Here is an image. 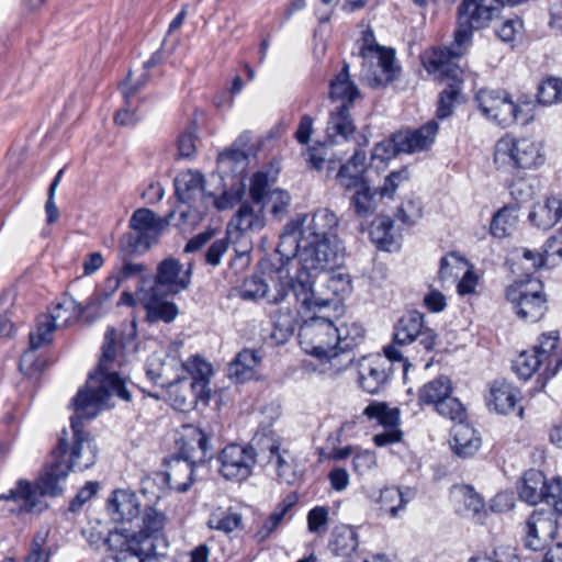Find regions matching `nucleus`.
<instances>
[{"instance_id":"nucleus-1","label":"nucleus","mask_w":562,"mask_h":562,"mask_svg":"<svg viewBox=\"0 0 562 562\" xmlns=\"http://www.w3.org/2000/svg\"><path fill=\"white\" fill-rule=\"evenodd\" d=\"M116 358L115 330L109 328L104 335L102 356L94 373L89 375L87 385L72 398L75 415L70 417V435L64 429L56 447L52 450L50 463L35 484L20 479L14 488L0 495V501L21 503L9 510L14 514L42 512L44 496H58L63 493L59 481L67 477L71 470L85 471L92 467L98 457V447L83 420L93 419L110 396L116 395L130 402L131 394L120 375L111 371Z\"/></svg>"},{"instance_id":"nucleus-2","label":"nucleus","mask_w":562,"mask_h":562,"mask_svg":"<svg viewBox=\"0 0 562 562\" xmlns=\"http://www.w3.org/2000/svg\"><path fill=\"white\" fill-rule=\"evenodd\" d=\"M322 311H312L300 325L299 339L302 349L318 359L333 360L350 350L349 329L335 325Z\"/></svg>"},{"instance_id":"nucleus-3","label":"nucleus","mask_w":562,"mask_h":562,"mask_svg":"<svg viewBox=\"0 0 562 562\" xmlns=\"http://www.w3.org/2000/svg\"><path fill=\"white\" fill-rule=\"evenodd\" d=\"M361 67L359 80L361 83L380 89L395 81L401 75V66L395 57V49L380 45L371 29H363L358 40Z\"/></svg>"},{"instance_id":"nucleus-4","label":"nucleus","mask_w":562,"mask_h":562,"mask_svg":"<svg viewBox=\"0 0 562 562\" xmlns=\"http://www.w3.org/2000/svg\"><path fill=\"white\" fill-rule=\"evenodd\" d=\"M504 8V0H463L459 5L458 27L451 55L460 57L472 42L473 31L481 30L498 16Z\"/></svg>"},{"instance_id":"nucleus-5","label":"nucleus","mask_w":562,"mask_h":562,"mask_svg":"<svg viewBox=\"0 0 562 562\" xmlns=\"http://www.w3.org/2000/svg\"><path fill=\"white\" fill-rule=\"evenodd\" d=\"M311 268L305 263L297 269L293 277L279 276L274 280L276 294L269 296L270 304H280L292 294L295 302L301 305L304 314L312 311H323L331 304V300L318 295L314 289V277Z\"/></svg>"},{"instance_id":"nucleus-6","label":"nucleus","mask_w":562,"mask_h":562,"mask_svg":"<svg viewBox=\"0 0 562 562\" xmlns=\"http://www.w3.org/2000/svg\"><path fill=\"white\" fill-rule=\"evenodd\" d=\"M453 58L458 57L451 55L447 47L434 49L423 56V64L429 74H438L453 80V83L448 85L440 93L437 108L439 119L451 115L453 102L461 91L462 70L452 61Z\"/></svg>"},{"instance_id":"nucleus-7","label":"nucleus","mask_w":562,"mask_h":562,"mask_svg":"<svg viewBox=\"0 0 562 562\" xmlns=\"http://www.w3.org/2000/svg\"><path fill=\"white\" fill-rule=\"evenodd\" d=\"M506 299L513 305L517 317L536 323L548 311V297L544 285L539 279L516 281L506 289Z\"/></svg>"},{"instance_id":"nucleus-8","label":"nucleus","mask_w":562,"mask_h":562,"mask_svg":"<svg viewBox=\"0 0 562 562\" xmlns=\"http://www.w3.org/2000/svg\"><path fill=\"white\" fill-rule=\"evenodd\" d=\"M494 161L499 167L533 168L544 162V156L532 138H516L507 134L496 143Z\"/></svg>"},{"instance_id":"nucleus-9","label":"nucleus","mask_w":562,"mask_h":562,"mask_svg":"<svg viewBox=\"0 0 562 562\" xmlns=\"http://www.w3.org/2000/svg\"><path fill=\"white\" fill-rule=\"evenodd\" d=\"M475 101L483 115L502 127L518 122L526 124L529 121L528 115L524 114L522 106L515 103L505 90L481 89L475 94Z\"/></svg>"},{"instance_id":"nucleus-10","label":"nucleus","mask_w":562,"mask_h":562,"mask_svg":"<svg viewBox=\"0 0 562 562\" xmlns=\"http://www.w3.org/2000/svg\"><path fill=\"white\" fill-rule=\"evenodd\" d=\"M111 551L105 562H156V544L137 540L128 528H117L104 541Z\"/></svg>"},{"instance_id":"nucleus-11","label":"nucleus","mask_w":562,"mask_h":562,"mask_svg":"<svg viewBox=\"0 0 562 562\" xmlns=\"http://www.w3.org/2000/svg\"><path fill=\"white\" fill-rule=\"evenodd\" d=\"M220 473L228 481L243 482L251 474L257 462V452L250 445L231 443L218 454Z\"/></svg>"},{"instance_id":"nucleus-12","label":"nucleus","mask_w":562,"mask_h":562,"mask_svg":"<svg viewBox=\"0 0 562 562\" xmlns=\"http://www.w3.org/2000/svg\"><path fill=\"white\" fill-rule=\"evenodd\" d=\"M394 341L400 345L418 342L420 350L428 353L434 350L437 341L436 333L424 325V316L412 312L400 318L394 327Z\"/></svg>"},{"instance_id":"nucleus-13","label":"nucleus","mask_w":562,"mask_h":562,"mask_svg":"<svg viewBox=\"0 0 562 562\" xmlns=\"http://www.w3.org/2000/svg\"><path fill=\"white\" fill-rule=\"evenodd\" d=\"M362 414L370 420H376V423L383 427V430L375 434L372 438L376 447H386L402 441L403 431L398 427V408H390L383 402H371L363 409Z\"/></svg>"},{"instance_id":"nucleus-14","label":"nucleus","mask_w":562,"mask_h":562,"mask_svg":"<svg viewBox=\"0 0 562 562\" xmlns=\"http://www.w3.org/2000/svg\"><path fill=\"white\" fill-rule=\"evenodd\" d=\"M342 248L333 236L306 241L301 259L313 270H333L342 263Z\"/></svg>"},{"instance_id":"nucleus-15","label":"nucleus","mask_w":562,"mask_h":562,"mask_svg":"<svg viewBox=\"0 0 562 562\" xmlns=\"http://www.w3.org/2000/svg\"><path fill=\"white\" fill-rule=\"evenodd\" d=\"M557 531L558 522L551 513L535 510L524 527L525 546L533 551L543 550Z\"/></svg>"},{"instance_id":"nucleus-16","label":"nucleus","mask_w":562,"mask_h":562,"mask_svg":"<svg viewBox=\"0 0 562 562\" xmlns=\"http://www.w3.org/2000/svg\"><path fill=\"white\" fill-rule=\"evenodd\" d=\"M392 364L383 358L366 357L358 364L359 386L369 394H379L389 384Z\"/></svg>"},{"instance_id":"nucleus-17","label":"nucleus","mask_w":562,"mask_h":562,"mask_svg":"<svg viewBox=\"0 0 562 562\" xmlns=\"http://www.w3.org/2000/svg\"><path fill=\"white\" fill-rule=\"evenodd\" d=\"M438 128V123L430 120L418 128L398 131L393 134L395 147L403 154L428 150L435 143Z\"/></svg>"},{"instance_id":"nucleus-18","label":"nucleus","mask_w":562,"mask_h":562,"mask_svg":"<svg viewBox=\"0 0 562 562\" xmlns=\"http://www.w3.org/2000/svg\"><path fill=\"white\" fill-rule=\"evenodd\" d=\"M108 514L112 521L122 525H133L140 516V502L138 496L130 490H115L108 499Z\"/></svg>"},{"instance_id":"nucleus-19","label":"nucleus","mask_w":562,"mask_h":562,"mask_svg":"<svg viewBox=\"0 0 562 562\" xmlns=\"http://www.w3.org/2000/svg\"><path fill=\"white\" fill-rule=\"evenodd\" d=\"M190 277V269L181 274V265L178 259L166 258L157 267L155 284L151 289H157V292L164 290L165 294H177L189 286Z\"/></svg>"},{"instance_id":"nucleus-20","label":"nucleus","mask_w":562,"mask_h":562,"mask_svg":"<svg viewBox=\"0 0 562 562\" xmlns=\"http://www.w3.org/2000/svg\"><path fill=\"white\" fill-rule=\"evenodd\" d=\"M55 329L56 324L47 315L37 319L35 331L30 333V349L24 351L20 360V370L25 374L41 370L42 364L35 360V350L52 341Z\"/></svg>"},{"instance_id":"nucleus-21","label":"nucleus","mask_w":562,"mask_h":562,"mask_svg":"<svg viewBox=\"0 0 562 562\" xmlns=\"http://www.w3.org/2000/svg\"><path fill=\"white\" fill-rule=\"evenodd\" d=\"M560 336L559 331L551 330L543 333L537 344L532 348V352L543 362L544 370L542 372L543 383L557 375L560 368L562 367V356L557 353L559 346Z\"/></svg>"},{"instance_id":"nucleus-22","label":"nucleus","mask_w":562,"mask_h":562,"mask_svg":"<svg viewBox=\"0 0 562 562\" xmlns=\"http://www.w3.org/2000/svg\"><path fill=\"white\" fill-rule=\"evenodd\" d=\"M382 196L370 186L367 177L353 175V209L361 217L372 216Z\"/></svg>"},{"instance_id":"nucleus-23","label":"nucleus","mask_w":562,"mask_h":562,"mask_svg":"<svg viewBox=\"0 0 562 562\" xmlns=\"http://www.w3.org/2000/svg\"><path fill=\"white\" fill-rule=\"evenodd\" d=\"M140 513V518L138 517V520H136L138 530L128 528L130 533L134 535L137 540L148 539L150 543L156 544V541L164 531L166 516L162 512L151 506H146Z\"/></svg>"},{"instance_id":"nucleus-24","label":"nucleus","mask_w":562,"mask_h":562,"mask_svg":"<svg viewBox=\"0 0 562 562\" xmlns=\"http://www.w3.org/2000/svg\"><path fill=\"white\" fill-rule=\"evenodd\" d=\"M350 135V108H348L347 104H338L330 111L329 114V120L326 126L327 139L334 145H339L347 143Z\"/></svg>"},{"instance_id":"nucleus-25","label":"nucleus","mask_w":562,"mask_h":562,"mask_svg":"<svg viewBox=\"0 0 562 562\" xmlns=\"http://www.w3.org/2000/svg\"><path fill=\"white\" fill-rule=\"evenodd\" d=\"M337 225L338 218L335 213L328 209H319L314 212L308 225L301 234L305 243L329 236L336 238L334 229Z\"/></svg>"},{"instance_id":"nucleus-26","label":"nucleus","mask_w":562,"mask_h":562,"mask_svg":"<svg viewBox=\"0 0 562 562\" xmlns=\"http://www.w3.org/2000/svg\"><path fill=\"white\" fill-rule=\"evenodd\" d=\"M175 216V211H170L165 217H158L149 209L136 210L128 222V227L159 237V234L166 228Z\"/></svg>"},{"instance_id":"nucleus-27","label":"nucleus","mask_w":562,"mask_h":562,"mask_svg":"<svg viewBox=\"0 0 562 562\" xmlns=\"http://www.w3.org/2000/svg\"><path fill=\"white\" fill-rule=\"evenodd\" d=\"M451 434V447L459 457L468 458L479 450L481 438L469 424L463 423V420L457 423L452 427Z\"/></svg>"},{"instance_id":"nucleus-28","label":"nucleus","mask_w":562,"mask_h":562,"mask_svg":"<svg viewBox=\"0 0 562 562\" xmlns=\"http://www.w3.org/2000/svg\"><path fill=\"white\" fill-rule=\"evenodd\" d=\"M518 391L508 382L496 380L491 386L487 404L499 414H509L515 411Z\"/></svg>"},{"instance_id":"nucleus-29","label":"nucleus","mask_w":562,"mask_h":562,"mask_svg":"<svg viewBox=\"0 0 562 562\" xmlns=\"http://www.w3.org/2000/svg\"><path fill=\"white\" fill-rule=\"evenodd\" d=\"M203 183L204 178L200 172L191 170L182 172L175 179V193L183 203H190L198 196L205 200L206 193Z\"/></svg>"},{"instance_id":"nucleus-30","label":"nucleus","mask_w":562,"mask_h":562,"mask_svg":"<svg viewBox=\"0 0 562 562\" xmlns=\"http://www.w3.org/2000/svg\"><path fill=\"white\" fill-rule=\"evenodd\" d=\"M371 241L380 249L392 251L398 248L397 236L393 229V221L387 216H376L368 229Z\"/></svg>"},{"instance_id":"nucleus-31","label":"nucleus","mask_w":562,"mask_h":562,"mask_svg":"<svg viewBox=\"0 0 562 562\" xmlns=\"http://www.w3.org/2000/svg\"><path fill=\"white\" fill-rule=\"evenodd\" d=\"M265 206L244 202L231 221V225L241 233L257 232L265 226Z\"/></svg>"},{"instance_id":"nucleus-32","label":"nucleus","mask_w":562,"mask_h":562,"mask_svg":"<svg viewBox=\"0 0 562 562\" xmlns=\"http://www.w3.org/2000/svg\"><path fill=\"white\" fill-rule=\"evenodd\" d=\"M161 292H157V289H150L149 296L144 303L146 311V319L149 323H171L177 317L179 311L175 303L164 301L159 296Z\"/></svg>"},{"instance_id":"nucleus-33","label":"nucleus","mask_w":562,"mask_h":562,"mask_svg":"<svg viewBox=\"0 0 562 562\" xmlns=\"http://www.w3.org/2000/svg\"><path fill=\"white\" fill-rule=\"evenodd\" d=\"M544 474L536 469H530L525 472L521 484L518 487L519 497L530 504L537 505L543 501V495L547 485Z\"/></svg>"},{"instance_id":"nucleus-34","label":"nucleus","mask_w":562,"mask_h":562,"mask_svg":"<svg viewBox=\"0 0 562 562\" xmlns=\"http://www.w3.org/2000/svg\"><path fill=\"white\" fill-rule=\"evenodd\" d=\"M260 360L258 351L252 349L241 350L228 364V376L235 379L238 383L251 379Z\"/></svg>"},{"instance_id":"nucleus-35","label":"nucleus","mask_w":562,"mask_h":562,"mask_svg":"<svg viewBox=\"0 0 562 562\" xmlns=\"http://www.w3.org/2000/svg\"><path fill=\"white\" fill-rule=\"evenodd\" d=\"M562 217V203L557 198H547L543 203L536 204L529 213L530 222L542 229L555 225Z\"/></svg>"},{"instance_id":"nucleus-36","label":"nucleus","mask_w":562,"mask_h":562,"mask_svg":"<svg viewBox=\"0 0 562 562\" xmlns=\"http://www.w3.org/2000/svg\"><path fill=\"white\" fill-rule=\"evenodd\" d=\"M157 241L158 237L150 235V233L130 228L121 236L119 248L124 255H142Z\"/></svg>"},{"instance_id":"nucleus-37","label":"nucleus","mask_w":562,"mask_h":562,"mask_svg":"<svg viewBox=\"0 0 562 562\" xmlns=\"http://www.w3.org/2000/svg\"><path fill=\"white\" fill-rule=\"evenodd\" d=\"M452 385L448 376L440 375L425 383L418 391L420 405H437L447 395L451 394Z\"/></svg>"},{"instance_id":"nucleus-38","label":"nucleus","mask_w":562,"mask_h":562,"mask_svg":"<svg viewBox=\"0 0 562 562\" xmlns=\"http://www.w3.org/2000/svg\"><path fill=\"white\" fill-rule=\"evenodd\" d=\"M270 317L273 325L271 337L278 344H283L295 330L296 313L291 308H279L273 312Z\"/></svg>"},{"instance_id":"nucleus-39","label":"nucleus","mask_w":562,"mask_h":562,"mask_svg":"<svg viewBox=\"0 0 562 562\" xmlns=\"http://www.w3.org/2000/svg\"><path fill=\"white\" fill-rule=\"evenodd\" d=\"M328 549L336 558L350 562L351 557V527L348 525L335 526L328 541Z\"/></svg>"},{"instance_id":"nucleus-40","label":"nucleus","mask_w":562,"mask_h":562,"mask_svg":"<svg viewBox=\"0 0 562 562\" xmlns=\"http://www.w3.org/2000/svg\"><path fill=\"white\" fill-rule=\"evenodd\" d=\"M329 99L333 103L351 105V79L349 64L345 63L342 69L330 81Z\"/></svg>"},{"instance_id":"nucleus-41","label":"nucleus","mask_w":562,"mask_h":562,"mask_svg":"<svg viewBox=\"0 0 562 562\" xmlns=\"http://www.w3.org/2000/svg\"><path fill=\"white\" fill-rule=\"evenodd\" d=\"M413 497V492L401 491L397 487H385L380 493L381 509L389 513L392 517H397L408 501Z\"/></svg>"},{"instance_id":"nucleus-42","label":"nucleus","mask_w":562,"mask_h":562,"mask_svg":"<svg viewBox=\"0 0 562 562\" xmlns=\"http://www.w3.org/2000/svg\"><path fill=\"white\" fill-rule=\"evenodd\" d=\"M517 209L515 206H504L498 210L490 224V233L496 238H504L512 234L517 223Z\"/></svg>"},{"instance_id":"nucleus-43","label":"nucleus","mask_w":562,"mask_h":562,"mask_svg":"<svg viewBox=\"0 0 562 562\" xmlns=\"http://www.w3.org/2000/svg\"><path fill=\"white\" fill-rule=\"evenodd\" d=\"M241 520V515L232 510V508H217L210 515L207 519V527L217 531L229 533L240 528Z\"/></svg>"},{"instance_id":"nucleus-44","label":"nucleus","mask_w":562,"mask_h":562,"mask_svg":"<svg viewBox=\"0 0 562 562\" xmlns=\"http://www.w3.org/2000/svg\"><path fill=\"white\" fill-rule=\"evenodd\" d=\"M292 501H283L277 505L274 510L266 518L261 527L256 531L255 539L257 542H265L272 532L280 526L286 513L293 506Z\"/></svg>"},{"instance_id":"nucleus-45","label":"nucleus","mask_w":562,"mask_h":562,"mask_svg":"<svg viewBox=\"0 0 562 562\" xmlns=\"http://www.w3.org/2000/svg\"><path fill=\"white\" fill-rule=\"evenodd\" d=\"M276 294L274 285L270 289L261 276L255 274L245 280L240 289V297L244 300H257L265 297L269 303V296Z\"/></svg>"},{"instance_id":"nucleus-46","label":"nucleus","mask_w":562,"mask_h":562,"mask_svg":"<svg viewBox=\"0 0 562 562\" xmlns=\"http://www.w3.org/2000/svg\"><path fill=\"white\" fill-rule=\"evenodd\" d=\"M538 102L543 105H552L562 102V79L549 77L538 88Z\"/></svg>"},{"instance_id":"nucleus-47","label":"nucleus","mask_w":562,"mask_h":562,"mask_svg":"<svg viewBox=\"0 0 562 562\" xmlns=\"http://www.w3.org/2000/svg\"><path fill=\"white\" fill-rule=\"evenodd\" d=\"M543 362L532 351H522L513 362V369L522 380L530 379Z\"/></svg>"},{"instance_id":"nucleus-48","label":"nucleus","mask_w":562,"mask_h":562,"mask_svg":"<svg viewBox=\"0 0 562 562\" xmlns=\"http://www.w3.org/2000/svg\"><path fill=\"white\" fill-rule=\"evenodd\" d=\"M106 306L108 302L93 292L85 305L76 302V318L86 314L87 322L91 323L105 312Z\"/></svg>"},{"instance_id":"nucleus-49","label":"nucleus","mask_w":562,"mask_h":562,"mask_svg":"<svg viewBox=\"0 0 562 562\" xmlns=\"http://www.w3.org/2000/svg\"><path fill=\"white\" fill-rule=\"evenodd\" d=\"M467 260L456 254L450 252L449 255L445 256L440 260V267H439V279L441 281H447L451 277H458L459 271L463 269L464 266H467Z\"/></svg>"},{"instance_id":"nucleus-50","label":"nucleus","mask_w":562,"mask_h":562,"mask_svg":"<svg viewBox=\"0 0 562 562\" xmlns=\"http://www.w3.org/2000/svg\"><path fill=\"white\" fill-rule=\"evenodd\" d=\"M436 406V411L443 417H447L451 420L462 422L465 417V411L461 402L451 396V394L447 395L442 401H440Z\"/></svg>"},{"instance_id":"nucleus-51","label":"nucleus","mask_w":562,"mask_h":562,"mask_svg":"<svg viewBox=\"0 0 562 562\" xmlns=\"http://www.w3.org/2000/svg\"><path fill=\"white\" fill-rule=\"evenodd\" d=\"M181 372H187L191 376V381L210 380L212 375V366L195 356L187 362H182Z\"/></svg>"},{"instance_id":"nucleus-52","label":"nucleus","mask_w":562,"mask_h":562,"mask_svg":"<svg viewBox=\"0 0 562 562\" xmlns=\"http://www.w3.org/2000/svg\"><path fill=\"white\" fill-rule=\"evenodd\" d=\"M304 244L305 241L303 237L299 240L294 232H289L286 229L280 236L277 252H279L282 257H285L289 260L297 252L301 254L304 250Z\"/></svg>"},{"instance_id":"nucleus-53","label":"nucleus","mask_w":562,"mask_h":562,"mask_svg":"<svg viewBox=\"0 0 562 562\" xmlns=\"http://www.w3.org/2000/svg\"><path fill=\"white\" fill-rule=\"evenodd\" d=\"M139 120L137 102L131 99V92H125L124 106L116 112L115 123L122 126H134Z\"/></svg>"},{"instance_id":"nucleus-54","label":"nucleus","mask_w":562,"mask_h":562,"mask_svg":"<svg viewBox=\"0 0 562 562\" xmlns=\"http://www.w3.org/2000/svg\"><path fill=\"white\" fill-rule=\"evenodd\" d=\"M268 176L265 172H256L250 179L249 195L250 203L255 205H263L268 198Z\"/></svg>"},{"instance_id":"nucleus-55","label":"nucleus","mask_w":562,"mask_h":562,"mask_svg":"<svg viewBox=\"0 0 562 562\" xmlns=\"http://www.w3.org/2000/svg\"><path fill=\"white\" fill-rule=\"evenodd\" d=\"M182 362L178 361L175 357H166V363L164 364V372L157 373L156 376L161 380L160 387H171L182 382L186 378L179 373H173L175 370L181 371Z\"/></svg>"},{"instance_id":"nucleus-56","label":"nucleus","mask_w":562,"mask_h":562,"mask_svg":"<svg viewBox=\"0 0 562 562\" xmlns=\"http://www.w3.org/2000/svg\"><path fill=\"white\" fill-rule=\"evenodd\" d=\"M290 201L291 196L286 191L276 189L268 193L265 205L270 204L272 215L281 220L288 212Z\"/></svg>"},{"instance_id":"nucleus-57","label":"nucleus","mask_w":562,"mask_h":562,"mask_svg":"<svg viewBox=\"0 0 562 562\" xmlns=\"http://www.w3.org/2000/svg\"><path fill=\"white\" fill-rule=\"evenodd\" d=\"M395 216L404 225H414L423 216L422 202L419 200H408L404 202L398 207Z\"/></svg>"},{"instance_id":"nucleus-58","label":"nucleus","mask_w":562,"mask_h":562,"mask_svg":"<svg viewBox=\"0 0 562 562\" xmlns=\"http://www.w3.org/2000/svg\"><path fill=\"white\" fill-rule=\"evenodd\" d=\"M543 501L551 506L555 514L562 515V479H553L547 482Z\"/></svg>"},{"instance_id":"nucleus-59","label":"nucleus","mask_w":562,"mask_h":562,"mask_svg":"<svg viewBox=\"0 0 562 562\" xmlns=\"http://www.w3.org/2000/svg\"><path fill=\"white\" fill-rule=\"evenodd\" d=\"M231 248V240L228 236L214 240L204 254L205 263L211 267H217L221 263L222 257Z\"/></svg>"},{"instance_id":"nucleus-60","label":"nucleus","mask_w":562,"mask_h":562,"mask_svg":"<svg viewBox=\"0 0 562 562\" xmlns=\"http://www.w3.org/2000/svg\"><path fill=\"white\" fill-rule=\"evenodd\" d=\"M350 428L349 424H344L335 434H331L327 441L328 445L331 446L333 451L328 453V458L335 460L346 459L351 453V446L347 445L344 448H338L337 446L342 442V435L348 431Z\"/></svg>"},{"instance_id":"nucleus-61","label":"nucleus","mask_w":562,"mask_h":562,"mask_svg":"<svg viewBox=\"0 0 562 562\" xmlns=\"http://www.w3.org/2000/svg\"><path fill=\"white\" fill-rule=\"evenodd\" d=\"M328 524V509L324 506H316L307 513V529L313 533H323Z\"/></svg>"},{"instance_id":"nucleus-62","label":"nucleus","mask_w":562,"mask_h":562,"mask_svg":"<svg viewBox=\"0 0 562 562\" xmlns=\"http://www.w3.org/2000/svg\"><path fill=\"white\" fill-rule=\"evenodd\" d=\"M47 533L37 532L31 543V549L26 558L31 561L49 562L52 554L49 548H45Z\"/></svg>"},{"instance_id":"nucleus-63","label":"nucleus","mask_w":562,"mask_h":562,"mask_svg":"<svg viewBox=\"0 0 562 562\" xmlns=\"http://www.w3.org/2000/svg\"><path fill=\"white\" fill-rule=\"evenodd\" d=\"M408 179V170L402 168L396 171H392L384 180L383 186L380 188V196L393 198L398 186Z\"/></svg>"},{"instance_id":"nucleus-64","label":"nucleus","mask_w":562,"mask_h":562,"mask_svg":"<svg viewBox=\"0 0 562 562\" xmlns=\"http://www.w3.org/2000/svg\"><path fill=\"white\" fill-rule=\"evenodd\" d=\"M541 250L546 263L552 261V263L555 265V259H562V234L559 233L557 235H552L551 237H549L547 241L543 244Z\"/></svg>"}]
</instances>
